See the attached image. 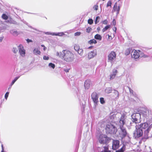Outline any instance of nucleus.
Returning <instances> with one entry per match:
<instances>
[{"label": "nucleus", "mask_w": 152, "mask_h": 152, "mask_svg": "<svg viewBox=\"0 0 152 152\" xmlns=\"http://www.w3.org/2000/svg\"><path fill=\"white\" fill-rule=\"evenodd\" d=\"M112 24L114 26H115L116 24V21L114 19L113 20L112 22Z\"/></svg>", "instance_id": "obj_45"}, {"label": "nucleus", "mask_w": 152, "mask_h": 152, "mask_svg": "<svg viewBox=\"0 0 152 152\" xmlns=\"http://www.w3.org/2000/svg\"><path fill=\"white\" fill-rule=\"evenodd\" d=\"M132 117L133 121L135 123H139L141 121V115L140 113H134L132 115Z\"/></svg>", "instance_id": "obj_7"}, {"label": "nucleus", "mask_w": 152, "mask_h": 152, "mask_svg": "<svg viewBox=\"0 0 152 152\" xmlns=\"http://www.w3.org/2000/svg\"><path fill=\"white\" fill-rule=\"evenodd\" d=\"M34 53L36 55H39L41 52L39 48H35L33 51Z\"/></svg>", "instance_id": "obj_16"}, {"label": "nucleus", "mask_w": 152, "mask_h": 152, "mask_svg": "<svg viewBox=\"0 0 152 152\" xmlns=\"http://www.w3.org/2000/svg\"><path fill=\"white\" fill-rule=\"evenodd\" d=\"M64 34L63 32H58L57 33H54V36H62Z\"/></svg>", "instance_id": "obj_21"}, {"label": "nucleus", "mask_w": 152, "mask_h": 152, "mask_svg": "<svg viewBox=\"0 0 152 152\" xmlns=\"http://www.w3.org/2000/svg\"><path fill=\"white\" fill-rule=\"evenodd\" d=\"M125 149V146H124L120 150L116 151V152H123Z\"/></svg>", "instance_id": "obj_25"}, {"label": "nucleus", "mask_w": 152, "mask_h": 152, "mask_svg": "<svg viewBox=\"0 0 152 152\" xmlns=\"http://www.w3.org/2000/svg\"><path fill=\"white\" fill-rule=\"evenodd\" d=\"M15 22L14 23H13V22H11V23H15Z\"/></svg>", "instance_id": "obj_54"}, {"label": "nucleus", "mask_w": 152, "mask_h": 152, "mask_svg": "<svg viewBox=\"0 0 152 152\" xmlns=\"http://www.w3.org/2000/svg\"><path fill=\"white\" fill-rule=\"evenodd\" d=\"M104 151L102 152H110V151L108 150V148L107 147H104Z\"/></svg>", "instance_id": "obj_37"}, {"label": "nucleus", "mask_w": 152, "mask_h": 152, "mask_svg": "<svg viewBox=\"0 0 152 152\" xmlns=\"http://www.w3.org/2000/svg\"><path fill=\"white\" fill-rule=\"evenodd\" d=\"M107 36H108V39H107L109 40V41H111L112 39H113V38L112 37H111V36H110V35H109V34H108L107 35Z\"/></svg>", "instance_id": "obj_36"}, {"label": "nucleus", "mask_w": 152, "mask_h": 152, "mask_svg": "<svg viewBox=\"0 0 152 152\" xmlns=\"http://www.w3.org/2000/svg\"><path fill=\"white\" fill-rule=\"evenodd\" d=\"M100 18L99 16H97L95 20V23L96 24H97V23H98L99 22V20H98L100 19Z\"/></svg>", "instance_id": "obj_32"}, {"label": "nucleus", "mask_w": 152, "mask_h": 152, "mask_svg": "<svg viewBox=\"0 0 152 152\" xmlns=\"http://www.w3.org/2000/svg\"><path fill=\"white\" fill-rule=\"evenodd\" d=\"M131 55L132 58L135 59H138L140 57L145 58H147L148 57L147 55L145 54L140 51L139 50H132L131 53Z\"/></svg>", "instance_id": "obj_4"}, {"label": "nucleus", "mask_w": 152, "mask_h": 152, "mask_svg": "<svg viewBox=\"0 0 152 152\" xmlns=\"http://www.w3.org/2000/svg\"><path fill=\"white\" fill-rule=\"evenodd\" d=\"M44 33L47 35H51L54 36V33H51L49 32H45Z\"/></svg>", "instance_id": "obj_30"}, {"label": "nucleus", "mask_w": 152, "mask_h": 152, "mask_svg": "<svg viewBox=\"0 0 152 152\" xmlns=\"http://www.w3.org/2000/svg\"><path fill=\"white\" fill-rule=\"evenodd\" d=\"M9 92H7L5 94V98L6 99H7L9 95Z\"/></svg>", "instance_id": "obj_42"}, {"label": "nucleus", "mask_w": 152, "mask_h": 152, "mask_svg": "<svg viewBox=\"0 0 152 152\" xmlns=\"http://www.w3.org/2000/svg\"><path fill=\"white\" fill-rule=\"evenodd\" d=\"M105 129L106 132L109 134H114L117 131L116 127L110 123L107 125Z\"/></svg>", "instance_id": "obj_5"}, {"label": "nucleus", "mask_w": 152, "mask_h": 152, "mask_svg": "<svg viewBox=\"0 0 152 152\" xmlns=\"http://www.w3.org/2000/svg\"><path fill=\"white\" fill-rule=\"evenodd\" d=\"M91 98L94 103H96L98 102V96L96 93L94 92L92 94Z\"/></svg>", "instance_id": "obj_13"}, {"label": "nucleus", "mask_w": 152, "mask_h": 152, "mask_svg": "<svg viewBox=\"0 0 152 152\" xmlns=\"http://www.w3.org/2000/svg\"><path fill=\"white\" fill-rule=\"evenodd\" d=\"M116 54L115 52L112 51L108 55V61L112 63L115 59Z\"/></svg>", "instance_id": "obj_9"}, {"label": "nucleus", "mask_w": 152, "mask_h": 152, "mask_svg": "<svg viewBox=\"0 0 152 152\" xmlns=\"http://www.w3.org/2000/svg\"><path fill=\"white\" fill-rule=\"evenodd\" d=\"M98 140L99 143L101 144H104L108 142L110 140V139L105 135L101 134Z\"/></svg>", "instance_id": "obj_6"}, {"label": "nucleus", "mask_w": 152, "mask_h": 152, "mask_svg": "<svg viewBox=\"0 0 152 152\" xmlns=\"http://www.w3.org/2000/svg\"><path fill=\"white\" fill-rule=\"evenodd\" d=\"M130 49H127L126 50L125 54L126 55H128L130 54Z\"/></svg>", "instance_id": "obj_26"}, {"label": "nucleus", "mask_w": 152, "mask_h": 152, "mask_svg": "<svg viewBox=\"0 0 152 152\" xmlns=\"http://www.w3.org/2000/svg\"><path fill=\"white\" fill-rule=\"evenodd\" d=\"M116 29H117V28H116V27H114V28L113 29V30L115 31H116Z\"/></svg>", "instance_id": "obj_49"}, {"label": "nucleus", "mask_w": 152, "mask_h": 152, "mask_svg": "<svg viewBox=\"0 0 152 152\" xmlns=\"http://www.w3.org/2000/svg\"><path fill=\"white\" fill-rule=\"evenodd\" d=\"M97 30L98 31H99L100 30V28L99 27H98V28H97Z\"/></svg>", "instance_id": "obj_50"}, {"label": "nucleus", "mask_w": 152, "mask_h": 152, "mask_svg": "<svg viewBox=\"0 0 152 152\" xmlns=\"http://www.w3.org/2000/svg\"><path fill=\"white\" fill-rule=\"evenodd\" d=\"M117 73L118 71L116 69H113L110 75V79L112 80L114 79L116 76Z\"/></svg>", "instance_id": "obj_14"}, {"label": "nucleus", "mask_w": 152, "mask_h": 152, "mask_svg": "<svg viewBox=\"0 0 152 152\" xmlns=\"http://www.w3.org/2000/svg\"><path fill=\"white\" fill-rule=\"evenodd\" d=\"M140 113L141 115V116H142L146 119H148L149 118V115L148 110H142L140 112Z\"/></svg>", "instance_id": "obj_12"}, {"label": "nucleus", "mask_w": 152, "mask_h": 152, "mask_svg": "<svg viewBox=\"0 0 152 152\" xmlns=\"http://www.w3.org/2000/svg\"><path fill=\"white\" fill-rule=\"evenodd\" d=\"M56 55L68 62L72 61L74 59V54L68 50H63L61 52L57 51Z\"/></svg>", "instance_id": "obj_2"}, {"label": "nucleus", "mask_w": 152, "mask_h": 152, "mask_svg": "<svg viewBox=\"0 0 152 152\" xmlns=\"http://www.w3.org/2000/svg\"><path fill=\"white\" fill-rule=\"evenodd\" d=\"M136 129L134 134L137 137H140L142 135L143 131L146 136H148V133L152 128V124H148L147 122H145L136 125Z\"/></svg>", "instance_id": "obj_1"}, {"label": "nucleus", "mask_w": 152, "mask_h": 152, "mask_svg": "<svg viewBox=\"0 0 152 152\" xmlns=\"http://www.w3.org/2000/svg\"><path fill=\"white\" fill-rule=\"evenodd\" d=\"M94 38L96 39L101 40L102 39L101 36L99 34H96L94 36Z\"/></svg>", "instance_id": "obj_19"}, {"label": "nucleus", "mask_w": 152, "mask_h": 152, "mask_svg": "<svg viewBox=\"0 0 152 152\" xmlns=\"http://www.w3.org/2000/svg\"><path fill=\"white\" fill-rule=\"evenodd\" d=\"M115 93H116L118 94V91H115Z\"/></svg>", "instance_id": "obj_52"}, {"label": "nucleus", "mask_w": 152, "mask_h": 152, "mask_svg": "<svg viewBox=\"0 0 152 152\" xmlns=\"http://www.w3.org/2000/svg\"><path fill=\"white\" fill-rule=\"evenodd\" d=\"M41 46L42 47H43V49L44 51H45L46 50V49H47L46 47L44 45H41Z\"/></svg>", "instance_id": "obj_44"}, {"label": "nucleus", "mask_w": 152, "mask_h": 152, "mask_svg": "<svg viewBox=\"0 0 152 152\" xmlns=\"http://www.w3.org/2000/svg\"><path fill=\"white\" fill-rule=\"evenodd\" d=\"M90 83L91 81L89 80H87L85 81L84 85L85 89H89L90 87Z\"/></svg>", "instance_id": "obj_15"}, {"label": "nucleus", "mask_w": 152, "mask_h": 152, "mask_svg": "<svg viewBox=\"0 0 152 152\" xmlns=\"http://www.w3.org/2000/svg\"><path fill=\"white\" fill-rule=\"evenodd\" d=\"M102 23L103 24L106 25L108 23V21L107 20H105L102 21Z\"/></svg>", "instance_id": "obj_40"}, {"label": "nucleus", "mask_w": 152, "mask_h": 152, "mask_svg": "<svg viewBox=\"0 0 152 152\" xmlns=\"http://www.w3.org/2000/svg\"><path fill=\"white\" fill-rule=\"evenodd\" d=\"M97 42L94 39H91L88 41V43L90 45H92L93 44H96Z\"/></svg>", "instance_id": "obj_17"}, {"label": "nucleus", "mask_w": 152, "mask_h": 152, "mask_svg": "<svg viewBox=\"0 0 152 152\" xmlns=\"http://www.w3.org/2000/svg\"><path fill=\"white\" fill-rule=\"evenodd\" d=\"M81 32H77L75 33V36H80L81 34Z\"/></svg>", "instance_id": "obj_41"}, {"label": "nucleus", "mask_w": 152, "mask_h": 152, "mask_svg": "<svg viewBox=\"0 0 152 152\" xmlns=\"http://www.w3.org/2000/svg\"><path fill=\"white\" fill-rule=\"evenodd\" d=\"M129 91L131 93H132V94H133V91L131 88H129Z\"/></svg>", "instance_id": "obj_46"}, {"label": "nucleus", "mask_w": 152, "mask_h": 152, "mask_svg": "<svg viewBox=\"0 0 152 152\" xmlns=\"http://www.w3.org/2000/svg\"><path fill=\"white\" fill-rule=\"evenodd\" d=\"M119 9H120L119 7H118V11H119Z\"/></svg>", "instance_id": "obj_53"}, {"label": "nucleus", "mask_w": 152, "mask_h": 152, "mask_svg": "<svg viewBox=\"0 0 152 152\" xmlns=\"http://www.w3.org/2000/svg\"><path fill=\"white\" fill-rule=\"evenodd\" d=\"M112 4L111 1H109L107 4V7H111V5Z\"/></svg>", "instance_id": "obj_33"}, {"label": "nucleus", "mask_w": 152, "mask_h": 152, "mask_svg": "<svg viewBox=\"0 0 152 152\" xmlns=\"http://www.w3.org/2000/svg\"><path fill=\"white\" fill-rule=\"evenodd\" d=\"M97 55V50L96 49H94L88 53L87 57L88 60H90L96 57Z\"/></svg>", "instance_id": "obj_8"}, {"label": "nucleus", "mask_w": 152, "mask_h": 152, "mask_svg": "<svg viewBox=\"0 0 152 152\" xmlns=\"http://www.w3.org/2000/svg\"><path fill=\"white\" fill-rule=\"evenodd\" d=\"M119 145V141L118 140H113V149L115 150L118 148Z\"/></svg>", "instance_id": "obj_11"}, {"label": "nucleus", "mask_w": 152, "mask_h": 152, "mask_svg": "<svg viewBox=\"0 0 152 152\" xmlns=\"http://www.w3.org/2000/svg\"><path fill=\"white\" fill-rule=\"evenodd\" d=\"M49 58V56H44L43 57V59L44 60H48Z\"/></svg>", "instance_id": "obj_38"}, {"label": "nucleus", "mask_w": 152, "mask_h": 152, "mask_svg": "<svg viewBox=\"0 0 152 152\" xmlns=\"http://www.w3.org/2000/svg\"><path fill=\"white\" fill-rule=\"evenodd\" d=\"M91 28L90 27H88L86 29V32L87 33H89L91 31Z\"/></svg>", "instance_id": "obj_35"}, {"label": "nucleus", "mask_w": 152, "mask_h": 152, "mask_svg": "<svg viewBox=\"0 0 152 152\" xmlns=\"http://www.w3.org/2000/svg\"><path fill=\"white\" fill-rule=\"evenodd\" d=\"M110 27V25L106 26L102 30L103 32H104L106 31Z\"/></svg>", "instance_id": "obj_23"}, {"label": "nucleus", "mask_w": 152, "mask_h": 152, "mask_svg": "<svg viewBox=\"0 0 152 152\" xmlns=\"http://www.w3.org/2000/svg\"><path fill=\"white\" fill-rule=\"evenodd\" d=\"M93 23V20L91 19H90L88 20V23L90 24H92Z\"/></svg>", "instance_id": "obj_31"}, {"label": "nucleus", "mask_w": 152, "mask_h": 152, "mask_svg": "<svg viewBox=\"0 0 152 152\" xmlns=\"http://www.w3.org/2000/svg\"><path fill=\"white\" fill-rule=\"evenodd\" d=\"M94 9L95 10H97L98 9V6L97 5H95L93 7Z\"/></svg>", "instance_id": "obj_39"}, {"label": "nucleus", "mask_w": 152, "mask_h": 152, "mask_svg": "<svg viewBox=\"0 0 152 152\" xmlns=\"http://www.w3.org/2000/svg\"><path fill=\"white\" fill-rule=\"evenodd\" d=\"M2 18L4 20H7L8 19V17L7 15L5 14H3L2 16Z\"/></svg>", "instance_id": "obj_29"}, {"label": "nucleus", "mask_w": 152, "mask_h": 152, "mask_svg": "<svg viewBox=\"0 0 152 152\" xmlns=\"http://www.w3.org/2000/svg\"><path fill=\"white\" fill-rule=\"evenodd\" d=\"M74 48L75 50L77 52L80 48L79 46L76 44L74 45Z\"/></svg>", "instance_id": "obj_24"}, {"label": "nucleus", "mask_w": 152, "mask_h": 152, "mask_svg": "<svg viewBox=\"0 0 152 152\" xmlns=\"http://www.w3.org/2000/svg\"><path fill=\"white\" fill-rule=\"evenodd\" d=\"M126 117L124 114L121 115L119 121V125L121 132L120 134L121 137H123L127 133L126 129L123 127V125L125 124Z\"/></svg>", "instance_id": "obj_3"}, {"label": "nucleus", "mask_w": 152, "mask_h": 152, "mask_svg": "<svg viewBox=\"0 0 152 152\" xmlns=\"http://www.w3.org/2000/svg\"><path fill=\"white\" fill-rule=\"evenodd\" d=\"M11 33L14 36H17L19 34L18 32L15 30H12L10 31Z\"/></svg>", "instance_id": "obj_18"}, {"label": "nucleus", "mask_w": 152, "mask_h": 152, "mask_svg": "<svg viewBox=\"0 0 152 152\" xmlns=\"http://www.w3.org/2000/svg\"><path fill=\"white\" fill-rule=\"evenodd\" d=\"M78 53L80 56H82L83 53V50L82 48H80L77 51Z\"/></svg>", "instance_id": "obj_20"}, {"label": "nucleus", "mask_w": 152, "mask_h": 152, "mask_svg": "<svg viewBox=\"0 0 152 152\" xmlns=\"http://www.w3.org/2000/svg\"><path fill=\"white\" fill-rule=\"evenodd\" d=\"M4 37H1L0 38V42H1L3 39Z\"/></svg>", "instance_id": "obj_48"}, {"label": "nucleus", "mask_w": 152, "mask_h": 152, "mask_svg": "<svg viewBox=\"0 0 152 152\" xmlns=\"http://www.w3.org/2000/svg\"><path fill=\"white\" fill-rule=\"evenodd\" d=\"M19 77H16L12 81V82L11 85V86H12L13 84L15 82V81L19 78Z\"/></svg>", "instance_id": "obj_28"}, {"label": "nucleus", "mask_w": 152, "mask_h": 152, "mask_svg": "<svg viewBox=\"0 0 152 152\" xmlns=\"http://www.w3.org/2000/svg\"><path fill=\"white\" fill-rule=\"evenodd\" d=\"M13 51L14 53H16L18 52V50L16 48H13Z\"/></svg>", "instance_id": "obj_43"}, {"label": "nucleus", "mask_w": 152, "mask_h": 152, "mask_svg": "<svg viewBox=\"0 0 152 152\" xmlns=\"http://www.w3.org/2000/svg\"><path fill=\"white\" fill-rule=\"evenodd\" d=\"M26 41L28 43L32 42V41L31 40L29 39H27L26 40Z\"/></svg>", "instance_id": "obj_47"}, {"label": "nucleus", "mask_w": 152, "mask_h": 152, "mask_svg": "<svg viewBox=\"0 0 152 152\" xmlns=\"http://www.w3.org/2000/svg\"><path fill=\"white\" fill-rule=\"evenodd\" d=\"M100 102L102 104H103L105 103L104 99L103 98H100Z\"/></svg>", "instance_id": "obj_34"}, {"label": "nucleus", "mask_w": 152, "mask_h": 152, "mask_svg": "<svg viewBox=\"0 0 152 152\" xmlns=\"http://www.w3.org/2000/svg\"><path fill=\"white\" fill-rule=\"evenodd\" d=\"M93 47L92 46H90L89 47V48H88V49H91Z\"/></svg>", "instance_id": "obj_51"}, {"label": "nucleus", "mask_w": 152, "mask_h": 152, "mask_svg": "<svg viewBox=\"0 0 152 152\" xmlns=\"http://www.w3.org/2000/svg\"><path fill=\"white\" fill-rule=\"evenodd\" d=\"M18 48L20 55L22 57L24 56H25L26 52L23 46L21 45H20L18 46Z\"/></svg>", "instance_id": "obj_10"}, {"label": "nucleus", "mask_w": 152, "mask_h": 152, "mask_svg": "<svg viewBox=\"0 0 152 152\" xmlns=\"http://www.w3.org/2000/svg\"><path fill=\"white\" fill-rule=\"evenodd\" d=\"M48 66L52 68L53 69H54L55 67V65L52 63H50L48 64Z\"/></svg>", "instance_id": "obj_27"}, {"label": "nucleus", "mask_w": 152, "mask_h": 152, "mask_svg": "<svg viewBox=\"0 0 152 152\" xmlns=\"http://www.w3.org/2000/svg\"><path fill=\"white\" fill-rule=\"evenodd\" d=\"M112 91V89L111 88L108 87L105 89V92L107 93H110Z\"/></svg>", "instance_id": "obj_22"}]
</instances>
